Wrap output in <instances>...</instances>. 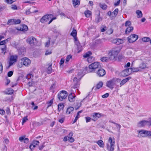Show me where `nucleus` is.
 I'll list each match as a JSON object with an SVG mask.
<instances>
[{
    "mask_svg": "<svg viewBox=\"0 0 151 151\" xmlns=\"http://www.w3.org/2000/svg\"><path fill=\"white\" fill-rule=\"evenodd\" d=\"M85 119L86 120V122L87 123L90 122L91 120V118L88 116L86 117Z\"/></svg>",
    "mask_w": 151,
    "mask_h": 151,
    "instance_id": "nucleus-57",
    "label": "nucleus"
},
{
    "mask_svg": "<svg viewBox=\"0 0 151 151\" xmlns=\"http://www.w3.org/2000/svg\"><path fill=\"white\" fill-rule=\"evenodd\" d=\"M96 74L99 77H102L106 74V71L105 70L101 68H99L96 72Z\"/></svg>",
    "mask_w": 151,
    "mask_h": 151,
    "instance_id": "nucleus-13",
    "label": "nucleus"
},
{
    "mask_svg": "<svg viewBox=\"0 0 151 151\" xmlns=\"http://www.w3.org/2000/svg\"><path fill=\"white\" fill-rule=\"evenodd\" d=\"M31 104L32 105V106H31V108L32 109L35 110L37 109L38 106H35V107H34V106L35 105V104L34 102H32L31 103Z\"/></svg>",
    "mask_w": 151,
    "mask_h": 151,
    "instance_id": "nucleus-39",
    "label": "nucleus"
},
{
    "mask_svg": "<svg viewBox=\"0 0 151 151\" xmlns=\"http://www.w3.org/2000/svg\"><path fill=\"white\" fill-rule=\"evenodd\" d=\"M52 64L50 65L47 68V72L48 74H50L52 73Z\"/></svg>",
    "mask_w": 151,
    "mask_h": 151,
    "instance_id": "nucleus-36",
    "label": "nucleus"
},
{
    "mask_svg": "<svg viewBox=\"0 0 151 151\" xmlns=\"http://www.w3.org/2000/svg\"><path fill=\"white\" fill-rule=\"evenodd\" d=\"M52 15H46L43 16L40 19V22L42 23H44L46 22L50 21L48 24H50L52 21L56 19L55 17L52 18Z\"/></svg>",
    "mask_w": 151,
    "mask_h": 151,
    "instance_id": "nucleus-3",
    "label": "nucleus"
},
{
    "mask_svg": "<svg viewBox=\"0 0 151 151\" xmlns=\"http://www.w3.org/2000/svg\"><path fill=\"white\" fill-rule=\"evenodd\" d=\"M121 50L120 47L117 46L113 48L109 53V58L111 60H114L116 58Z\"/></svg>",
    "mask_w": 151,
    "mask_h": 151,
    "instance_id": "nucleus-1",
    "label": "nucleus"
},
{
    "mask_svg": "<svg viewBox=\"0 0 151 151\" xmlns=\"http://www.w3.org/2000/svg\"><path fill=\"white\" fill-rule=\"evenodd\" d=\"M95 43L97 44H99L100 43H102L100 39H97L95 40Z\"/></svg>",
    "mask_w": 151,
    "mask_h": 151,
    "instance_id": "nucleus-61",
    "label": "nucleus"
},
{
    "mask_svg": "<svg viewBox=\"0 0 151 151\" xmlns=\"http://www.w3.org/2000/svg\"><path fill=\"white\" fill-rule=\"evenodd\" d=\"M115 139L114 137H109L108 140V142L107 144H109L110 145H115Z\"/></svg>",
    "mask_w": 151,
    "mask_h": 151,
    "instance_id": "nucleus-19",
    "label": "nucleus"
},
{
    "mask_svg": "<svg viewBox=\"0 0 151 151\" xmlns=\"http://www.w3.org/2000/svg\"><path fill=\"white\" fill-rule=\"evenodd\" d=\"M25 138L24 136L20 137L19 138V140L21 142H22L23 141H24Z\"/></svg>",
    "mask_w": 151,
    "mask_h": 151,
    "instance_id": "nucleus-60",
    "label": "nucleus"
},
{
    "mask_svg": "<svg viewBox=\"0 0 151 151\" xmlns=\"http://www.w3.org/2000/svg\"><path fill=\"white\" fill-rule=\"evenodd\" d=\"M50 40H49L46 42L45 43V45L46 47H48L50 44Z\"/></svg>",
    "mask_w": 151,
    "mask_h": 151,
    "instance_id": "nucleus-63",
    "label": "nucleus"
},
{
    "mask_svg": "<svg viewBox=\"0 0 151 151\" xmlns=\"http://www.w3.org/2000/svg\"><path fill=\"white\" fill-rule=\"evenodd\" d=\"M109 93H107L104 95H103L102 96V98H106L109 96Z\"/></svg>",
    "mask_w": 151,
    "mask_h": 151,
    "instance_id": "nucleus-64",
    "label": "nucleus"
},
{
    "mask_svg": "<svg viewBox=\"0 0 151 151\" xmlns=\"http://www.w3.org/2000/svg\"><path fill=\"white\" fill-rule=\"evenodd\" d=\"M100 147L103 148L104 146V143L103 141L102 140H99L95 142Z\"/></svg>",
    "mask_w": 151,
    "mask_h": 151,
    "instance_id": "nucleus-27",
    "label": "nucleus"
},
{
    "mask_svg": "<svg viewBox=\"0 0 151 151\" xmlns=\"http://www.w3.org/2000/svg\"><path fill=\"white\" fill-rule=\"evenodd\" d=\"M18 56L17 55H11L9 58V67L12 66L17 62Z\"/></svg>",
    "mask_w": 151,
    "mask_h": 151,
    "instance_id": "nucleus-4",
    "label": "nucleus"
},
{
    "mask_svg": "<svg viewBox=\"0 0 151 151\" xmlns=\"http://www.w3.org/2000/svg\"><path fill=\"white\" fill-rule=\"evenodd\" d=\"M139 67L141 71L143 70L148 68V67H147V63L143 62L139 64Z\"/></svg>",
    "mask_w": 151,
    "mask_h": 151,
    "instance_id": "nucleus-18",
    "label": "nucleus"
},
{
    "mask_svg": "<svg viewBox=\"0 0 151 151\" xmlns=\"http://www.w3.org/2000/svg\"><path fill=\"white\" fill-rule=\"evenodd\" d=\"M131 22L129 21H127L125 24V26L126 27H129L131 26Z\"/></svg>",
    "mask_w": 151,
    "mask_h": 151,
    "instance_id": "nucleus-42",
    "label": "nucleus"
},
{
    "mask_svg": "<svg viewBox=\"0 0 151 151\" xmlns=\"http://www.w3.org/2000/svg\"><path fill=\"white\" fill-rule=\"evenodd\" d=\"M83 76V72L81 70H80L79 72H78L77 76L75 77L73 80V81L74 83H76L78 81H80Z\"/></svg>",
    "mask_w": 151,
    "mask_h": 151,
    "instance_id": "nucleus-7",
    "label": "nucleus"
},
{
    "mask_svg": "<svg viewBox=\"0 0 151 151\" xmlns=\"http://www.w3.org/2000/svg\"><path fill=\"white\" fill-rule=\"evenodd\" d=\"M131 78L130 77H128L124 79H123L120 83V86H121L122 85H124Z\"/></svg>",
    "mask_w": 151,
    "mask_h": 151,
    "instance_id": "nucleus-24",
    "label": "nucleus"
},
{
    "mask_svg": "<svg viewBox=\"0 0 151 151\" xmlns=\"http://www.w3.org/2000/svg\"><path fill=\"white\" fill-rule=\"evenodd\" d=\"M85 14L87 17H89L91 15V12L89 10L86 11L84 12Z\"/></svg>",
    "mask_w": 151,
    "mask_h": 151,
    "instance_id": "nucleus-34",
    "label": "nucleus"
},
{
    "mask_svg": "<svg viewBox=\"0 0 151 151\" xmlns=\"http://www.w3.org/2000/svg\"><path fill=\"white\" fill-rule=\"evenodd\" d=\"M94 59L95 58L94 57L92 56L89 57L87 59V61L88 63H90L93 61Z\"/></svg>",
    "mask_w": 151,
    "mask_h": 151,
    "instance_id": "nucleus-38",
    "label": "nucleus"
},
{
    "mask_svg": "<svg viewBox=\"0 0 151 151\" xmlns=\"http://www.w3.org/2000/svg\"><path fill=\"white\" fill-rule=\"evenodd\" d=\"M26 77L28 79H31L33 77V76L32 74L29 73L27 75Z\"/></svg>",
    "mask_w": 151,
    "mask_h": 151,
    "instance_id": "nucleus-51",
    "label": "nucleus"
},
{
    "mask_svg": "<svg viewBox=\"0 0 151 151\" xmlns=\"http://www.w3.org/2000/svg\"><path fill=\"white\" fill-rule=\"evenodd\" d=\"M28 120V119H27V116L23 117V118L22 119V125H23V124Z\"/></svg>",
    "mask_w": 151,
    "mask_h": 151,
    "instance_id": "nucleus-45",
    "label": "nucleus"
},
{
    "mask_svg": "<svg viewBox=\"0 0 151 151\" xmlns=\"http://www.w3.org/2000/svg\"><path fill=\"white\" fill-rule=\"evenodd\" d=\"M16 29L19 31L25 32L28 30V28L27 25L23 24L21 25L19 27L16 28Z\"/></svg>",
    "mask_w": 151,
    "mask_h": 151,
    "instance_id": "nucleus-14",
    "label": "nucleus"
},
{
    "mask_svg": "<svg viewBox=\"0 0 151 151\" xmlns=\"http://www.w3.org/2000/svg\"><path fill=\"white\" fill-rule=\"evenodd\" d=\"M64 107V105L62 103H60L58 105V109L59 111H60L61 110L63 109Z\"/></svg>",
    "mask_w": 151,
    "mask_h": 151,
    "instance_id": "nucleus-37",
    "label": "nucleus"
},
{
    "mask_svg": "<svg viewBox=\"0 0 151 151\" xmlns=\"http://www.w3.org/2000/svg\"><path fill=\"white\" fill-rule=\"evenodd\" d=\"M100 6L101 8L104 9H105L107 8V6L105 4H100Z\"/></svg>",
    "mask_w": 151,
    "mask_h": 151,
    "instance_id": "nucleus-49",
    "label": "nucleus"
},
{
    "mask_svg": "<svg viewBox=\"0 0 151 151\" xmlns=\"http://www.w3.org/2000/svg\"><path fill=\"white\" fill-rule=\"evenodd\" d=\"M106 146L108 151H114L115 145H111L109 144H107Z\"/></svg>",
    "mask_w": 151,
    "mask_h": 151,
    "instance_id": "nucleus-22",
    "label": "nucleus"
},
{
    "mask_svg": "<svg viewBox=\"0 0 151 151\" xmlns=\"http://www.w3.org/2000/svg\"><path fill=\"white\" fill-rule=\"evenodd\" d=\"M91 55L92 52L91 51H88L83 55V57L84 58H88Z\"/></svg>",
    "mask_w": 151,
    "mask_h": 151,
    "instance_id": "nucleus-32",
    "label": "nucleus"
},
{
    "mask_svg": "<svg viewBox=\"0 0 151 151\" xmlns=\"http://www.w3.org/2000/svg\"><path fill=\"white\" fill-rule=\"evenodd\" d=\"M145 125L150 126V122L146 120L142 121L139 122L137 124L138 127H142Z\"/></svg>",
    "mask_w": 151,
    "mask_h": 151,
    "instance_id": "nucleus-9",
    "label": "nucleus"
},
{
    "mask_svg": "<svg viewBox=\"0 0 151 151\" xmlns=\"http://www.w3.org/2000/svg\"><path fill=\"white\" fill-rule=\"evenodd\" d=\"M35 147L36 145L32 143L29 146V148L31 150H32Z\"/></svg>",
    "mask_w": 151,
    "mask_h": 151,
    "instance_id": "nucleus-54",
    "label": "nucleus"
},
{
    "mask_svg": "<svg viewBox=\"0 0 151 151\" xmlns=\"http://www.w3.org/2000/svg\"><path fill=\"white\" fill-rule=\"evenodd\" d=\"M106 29V26H102L101 27V30L102 32H105Z\"/></svg>",
    "mask_w": 151,
    "mask_h": 151,
    "instance_id": "nucleus-58",
    "label": "nucleus"
},
{
    "mask_svg": "<svg viewBox=\"0 0 151 151\" xmlns=\"http://www.w3.org/2000/svg\"><path fill=\"white\" fill-rule=\"evenodd\" d=\"M14 24H19L21 22V21L19 19H13Z\"/></svg>",
    "mask_w": 151,
    "mask_h": 151,
    "instance_id": "nucleus-48",
    "label": "nucleus"
},
{
    "mask_svg": "<svg viewBox=\"0 0 151 151\" xmlns=\"http://www.w3.org/2000/svg\"><path fill=\"white\" fill-rule=\"evenodd\" d=\"M137 132L138 133L137 136L139 137H146V130L142 129L140 130H137Z\"/></svg>",
    "mask_w": 151,
    "mask_h": 151,
    "instance_id": "nucleus-15",
    "label": "nucleus"
},
{
    "mask_svg": "<svg viewBox=\"0 0 151 151\" xmlns=\"http://www.w3.org/2000/svg\"><path fill=\"white\" fill-rule=\"evenodd\" d=\"M138 38V36L135 34L131 35L127 38L128 41L130 43H132L135 42Z\"/></svg>",
    "mask_w": 151,
    "mask_h": 151,
    "instance_id": "nucleus-8",
    "label": "nucleus"
},
{
    "mask_svg": "<svg viewBox=\"0 0 151 151\" xmlns=\"http://www.w3.org/2000/svg\"><path fill=\"white\" fill-rule=\"evenodd\" d=\"M131 69L130 68L126 69L122 71L120 75L122 76H126L131 74Z\"/></svg>",
    "mask_w": 151,
    "mask_h": 151,
    "instance_id": "nucleus-10",
    "label": "nucleus"
},
{
    "mask_svg": "<svg viewBox=\"0 0 151 151\" xmlns=\"http://www.w3.org/2000/svg\"><path fill=\"white\" fill-rule=\"evenodd\" d=\"M32 144H33L34 145H38L39 144L40 142L39 141L35 140H33L32 143Z\"/></svg>",
    "mask_w": 151,
    "mask_h": 151,
    "instance_id": "nucleus-55",
    "label": "nucleus"
},
{
    "mask_svg": "<svg viewBox=\"0 0 151 151\" xmlns=\"http://www.w3.org/2000/svg\"><path fill=\"white\" fill-rule=\"evenodd\" d=\"M27 41L30 45L35 44L37 42L36 39L32 36L28 37L27 39Z\"/></svg>",
    "mask_w": 151,
    "mask_h": 151,
    "instance_id": "nucleus-11",
    "label": "nucleus"
},
{
    "mask_svg": "<svg viewBox=\"0 0 151 151\" xmlns=\"http://www.w3.org/2000/svg\"><path fill=\"white\" fill-rule=\"evenodd\" d=\"M119 11L118 9H116L114 12L112 13V16L113 17H115L117 15Z\"/></svg>",
    "mask_w": 151,
    "mask_h": 151,
    "instance_id": "nucleus-30",
    "label": "nucleus"
},
{
    "mask_svg": "<svg viewBox=\"0 0 151 151\" xmlns=\"http://www.w3.org/2000/svg\"><path fill=\"white\" fill-rule=\"evenodd\" d=\"M73 94L71 93L68 96V99L69 101L71 102H73L75 101L76 96H73Z\"/></svg>",
    "mask_w": 151,
    "mask_h": 151,
    "instance_id": "nucleus-20",
    "label": "nucleus"
},
{
    "mask_svg": "<svg viewBox=\"0 0 151 151\" xmlns=\"http://www.w3.org/2000/svg\"><path fill=\"white\" fill-rule=\"evenodd\" d=\"M13 74V72L12 71H9L7 73V76L8 77H10L12 76Z\"/></svg>",
    "mask_w": 151,
    "mask_h": 151,
    "instance_id": "nucleus-56",
    "label": "nucleus"
},
{
    "mask_svg": "<svg viewBox=\"0 0 151 151\" xmlns=\"http://www.w3.org/2000/svg\"><path fill=\"white\" fill-rule=\"evenodd\" d=\"M3 65L1 62H0V74L2 73Z\"/></svg>",
    "mask_w": 151,
    "mask_h": 151,
    "instance_id": "nucleus-59",
    "label": "nucleus"
},
{
    "mask_svg": "<svg viewBox=\"0 0 151 151\" xmlns=\"http://www.w3.org/2000/svg\"><path fill=\"white\" fill-rule=\"evenodd\" d=\"M16 1V0H5V2L8 4H11Z\"/></svg>",
    "mask_w": 151,
    "mask_h": 151,
    "instance_id": "nucleus-41",
    "label": "nucleus"
},
{
    "mask_svg": "<svg viewBox=\"0 0 151 151\" xmlns=\"http://www.w3.org/2000/svg\"><path fill=\"white\" fill-rule=\"evenodd\" d=\"M73 4L75 7H77L80 4L79 0H72Z\"/></svg>",
    "mask_w": 151,
    "mask_h": 151,
    "instance_id": "nucleus-25",
    "label": "nucleus"
},
{
    "mask_svg": "<svg viewBox=\"0 0 151 151\" xmlns=\"http://www.w3.org/2000/svg\"><path fill=\"white\" fill-rule=\"evenodd\" d=\"M116 79L113 78L108 81L106 83V86L111 89H112L116 84Z\"/></svg>",
    "mask_w": 151,
    "mask_h": 151,
    "instance_id": "nucleus-5",
    "label": "nucleus"
},
{
    "mask_svg": "<svg viewBox=\"0 0 151 151\" xmlns=\"http://www.w3.org/2000/svg\"><path fill=\"white\" fill-rule=\"evenodd\" d=\"M1 53H3L4 55L5 54L6 52V47L5 45H4L1 47Z\"/></svg>",
    "mask_w": 151,
    "mask_h": 151,
    "instance_id": "nucleus-31",
    "label": "nucleus"
},
{
    "mask_svg": "<svg viewBox=\"0 0 151 151\" xmlns=\"http://www.w3.org/2000/svg\"><path fill=\"white\" fill-rule=\"evenodd\" d=\"M22 63L26 66L29 65L31 63V60L28 58H24L21 59Z\"/></svg>",
    "mask_w": 151,
    "mask_h": 151,
    "instance_id": "nucleus-12",
    "label": "nucleus"
},
{
    "mask_svg": "<svg viewBox=\"0 0 151 151\" xmlns=\"http://www.w3.org/2000/svg\"><path fill=\"white\" fill-rule=\"evenodd\" d=\"M73 135V133L71 132L69 134V136L68 138V141L70 143H73L75 141L74 138L72 137Z\"/></svg>",
    "mask_w": 151,
    "mask_h": 151,
    "instance_id": "nucleus-21",
    "label": "nucleus"
},
{
    "mask_svg": "<svg viewBox=\"0 0 151 151\" xmlns=\"http://www.w3.org/2000/svg\"><path fill=\"white\" fill-rule=\"evenodd\" d=\"M108 60L107 57H103L101 58V60L103 62H106Z\"/></svg>",
    "mask_w": 151,
    "mask_h": 151,
    "instance_id": "nucleus-47",
    "label": "nucleus"
},
{
    "mask_svg": "<svg viewBox=\"0 0 151 151\" xmlns=\"http://www.w3.org/2000/svg\"><path fill=\"white\" fill-rule=\"evenodd\" d=\"M142 41L144 42H148L150 40V38L148 37H144L142 38Z\"/></svg>",
    "mask_w": 151,
    "mask_h": 151,
    "instance_id": "nucleus-43",
    "label": "nucleus"
},
{
    "mask_svg": "<svg viewBox=\"0 0 151 151\" xmlns=\"http://www.w3.org/2000/svg\"><path fill=\"white\" fill-rule=\"evenodd\" d=\"M136 13L137 15V17L138 18H141L142 16V12L139 10H137L136 11Z\"/></svg>",
    "mask_w": 151,
    "mask_h": 151,
    "instance_id": "nucleus-29",
    "label": "nucleus"
},
{
    "mask_svg": "<svg viewBox=\"0 0 151 151\" xmlns=\"http://www.w3.org/2000/svg\"><path fill=\"white\" fill-rule=\"evenodd\" d=\"M13 19H11L8 20L7 22V24L8 25H10L11 24H14Z\"/></svg>",
    "mask_w": 151,
    "mask_h": 151,
    "instance_id": "nucleus-52",
    "label": "nucleus"
},
{
    "mask_svg": "<svg viewBox=\"0 0 151 151\" xmlns=\"http://www.w3.org/2000/svg\"><path fill=\"white\" fill-rule=\"evenodd\" d=\"M77 32L76 30L74 29L71 33V35L73 37H76Z\"/></svg>",
    "mask_w": 151,
    "mask_h": 151,
    "instance_id": "nucleus-40",
    "label": "nucleus"
},
{
    "mask_svg": "<svg viewBox=\"0 0 151 151\" xmlns=\"http://www.w3.org/2000/svg\"><path fill=\"white\" fill-rule=\"evenodd\" d=\"M14 91L11 88H9L6 90V93L8 94H11L13 93Z\"/></svg>",
    "mask_w": 151,
    "mask_h": 151,
    "instance_id": "nucleus-33",
    "label": "nucleus"
},
{
    "mask_svg": "<svg viewBox=\"0 0 151 151\" xmlns=\"http://www.w3.org/2000/svg\"><path fill=\"white\" fill-rule=\"evenodd\" d=\"M113 42L117 45H119L124 43V41L123 40L121 39L116 38L114 39L113 40Z\"/></svg>",
    "mask_w": 151,
    "mask_h": 151,
    "instance_id": "nucleus-17",
    "label": "nucleus"
},
{
    "mask_svg": "<svg viewBox=\"0 0 151 151\" xmlns=\"http://www.w3.org/2000/svg\"><path fill=\"white\" fill-rule=\"evenodd\" d=\"M72 58V56L71 55H69L67 56L66 58L65 63H67Z\"/></svg>",
    "mask_w": 151,
    "mask_h": 151,
    "instance_id": "nucleus-46",
    "label": "nucleus"
},
{
    "mask_svg": "<svg viewBox=\"0 0 151 151\" xmlns=\"http://www.w3.org/2000/svg\"><path fill=\"white\" fill-rule=\"evenodd\" d=\"M130 69H131V73L132 72H134L141 71L139 67L137 68H130Z\"/></svg>",
    "mask_w": 151,
    "mask_h": 151,
    "instance_id": "nucleus-28",
    "label": "nucleus"
},
{
    "mask_svg": "<svg viewBox=\"0 0 151 151\" xmlns=\"http://www.w3.org/2000/svg\"><path fill=\"white\" fill-rule=\"evenodd\" d=\"M52 53L51 51V50H47L46 51L45 53V55H48L51 54Z\"/></svg>",
    "mask_w": 151,
    "mask_h": 151,
    "instance_id": "nucleus-62",
    "label": "nucleus"
},
{
    "mask_svg": "<svg viewBox=\"0 0 151 151\" xmlns=\"http://www.w3.org/2000/svg\"><path fill=\"white\" fill-rule=\"evenodd\" d=\"M103 85V83L102 82H99L96 85V88L97 89H99Z\"/></svg>",
    "mask_w": 151,
    "mask_h": 151,
    "instance_id": "nucleus-35",
    "label": "nucleus"
},
{
    "mask_svg": "<svg viewBox=\"0 0 151 151\" xmlns=\"http://www.w3.org/2000/svg\"><path fill=\"white\" fill-rule=\"evenodd\" d=\"M92 116L93 118L92 120L95 121L100 118L102 114L100 113H94L93 114Z\"/></svg>",
    "mask_w": 151,
    "mask_h": 151,
    "instance_id": "nucleus-16",
    "label": "nucleus"
},
{
    "mask_svg": "<svg viewBox=\"0 0 151 151\" xmlns=\"http://www.w3.org/2000/svg\"><path fill=\"white\" fill-rule=\"evenodd\" d=\"M151 136V131L146 130V136Z\"/></svg>",
    "mask_w": 151,
    "mask_h": 151,
    "instance_id": "nucleus-53",
    "label": "nucleus"
},
{
    "mask_svg": "<svg viewBox=\"0 0 151 151\" xmlns=\"http://www.w3.org/2000/svg\"><path fill=\"white\" fill-rule=\"evenodd\" d=\"M133 30V27L131 26L129 27H128L125 30V33L127 34L130 33V32H132Z\"/></svg>",
    "mask_w": 151,
    "mask_h": 151,
    "instance_id": "nucleus-26",
    "label": "nucleus"
},
{
    "mask_svg": "<svg viewBox=\"0 0 151 151\" xmlns=\"http://www.w3.org/2000/svg\"><path fill=\"white\" fill-rule=\"evenodd\" d=\"M65 119V117H63L59 119L58 122L61 123H63L64 122Z\"/></svg>",
    "mask_w": 151,
    "mask_h": 151,
    "instance_id": "nucleus-50",
    "label": "nucleus"
},
{
    "mask_svg": "<svg viewBox=\"0 0 151 151\" xmlns=\"http://www.w3.org/2000/svg\"><path fill=\"white\" fill-rule=\"evenodd\" d=\"M68 95V93L66 91H62L58 94V98L60 101H62L67 97Z\"/></svg>",
    "mask_w": 151,
    "mask_h": 151,
    "instance_id": "nucleus-6",
    "label": "nucleus"
},
{
    "mask_svg": "<svg viewBox=\"0 0 151 151\" xmlns=\"http://www.w3.org/2000/svg\"><path fill=\"white\" fill-rule=\"evenodd\" d=\"M90 72H94L97 69L98 70L101 67V64L98 62H95L90 64L89 66Z\"/></svg>",
    "mask_w": 151,
    "mask_h": 151,
    "instance_id": "nucleus-2",
    "label": "nucleus"
},
{
    "mask_svg": "<svg viewBox=\"0 0 151 151\" xmlns=\"http://www.w3.org/2000/svg\"><path fill=\"white\" fill-rule=\"evenodd\" d=\"M53 103V100L52 99L51 100L47 102L46 104L47 105V108L50 106Z\"/></svg>",
    "mask_w": 151,
    "mask_h": 151,
    "instance_id": "nucleus-44",
    "label": "nucleus"
},
{
    "mask_svg": "<svg viewBox=\"0 0 151 151\" xmlns=\"http://www.w3.org/2000/svg\"><path fill=\"white\" fill-rule=\"evenodd\" d=\"M74 110V108L71 106L69 107L67 109L66 113L67 114H71Z\"/></svg>",
    "mask_w": 151,
    "mask_h": 151,
    "instance_id": "nucleus-23",
    "label": "nucleus"
}]
</instances>
